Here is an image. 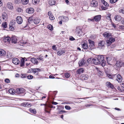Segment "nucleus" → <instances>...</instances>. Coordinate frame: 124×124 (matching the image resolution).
I'll list each match as a JSON object with an SVG mask.
<instances>
[{
	"instance_id": "7",
	"label": "nucleus",
	"mask_w": 124,
	"mask_h": 124,
	"mask_svg": "<svg viewBox=\"0 0 124 124\" xmlns=\"http://www.w3.org/2000/svg\"><path fill=\"white\" fill-rule=\"evenodd\" d=\"M98 5L97 2L95 0H92L91 1V6L92 7H95Z\"/></svg>"
},
{
	"instance_id": "26",
	"label": "nucleus",
	"mask_w": 124,
	"mask_h": 124,
	"mask_svg": "<svg viewBox=\"0 0 124 124\" xmlns=\"http://www.w3.org/2000/svg\"><path fill=\"white\" fill-rule=\"evenodd\" d=\"M106 60L107 61V63L109 64H111L110 63V62L112 60L111 57H106Z\"/></svg>"
},
{
	"instance_id": "13",
	"label": "nucleus",
	"mask_w": 124,
	"mask_h": 124,
	"mask_svg": "<svg viewBox=\"0 0 124 124\" xmlns=\"http://www.w3.org/2000/svg\"><path fill=\"white\" fill-rule=\"evenodd\" d=\"M11 40L12 43L15 44L17 42V39L16 37L14 36L11 38Z\"/></svg>"
},
{
	"instance_id": "37",
	"label": "nucleus",
	"mask_w": 124,
	"mask_h": 124,
	"mask_svg": "<svg viewBox=\"0 0 124 124\" xmlns=\"http://www.w3.org/2000/svg\"><path fill=\"white\" fill-rule=\"evenodd\" d=\"M106 45L108 47L109 46L112 44L111 42H110L109 40H108L106 41Z\"/></svg>"
},
{
	"instance_id": "17",
	"label": "nucleus",
	"mask_w": 124,
	"mask_h": 124,
	"mask_svg": "<svg viewBox=\"0 0 124 124\" xmlns=\"http://www.w3.org/2000/svg\"><path fill=\"white\" fill-rule=\"evenodd\" d=\"M24 89L22 88H20L16 89V92L18 93H20L24 92Z\"/></svg>"
},
{
	"instance_id": "62",
	"label": "nucleus",
	"mask_w": 124,
	"mask_h": 124,
	"mask_svg": "<svg viewBox=\"0 0 124 124\" xmlns=\"http://www.w3.org/2000/svg\"><path fill=\"white\" fill-rule=\"evenodd\" d=\"M25 104H26V102H23L21 104V105L23 106L26 107Z\"/></svg>"
},
{
	"instance_id": "14",
	"label": "nucleus",
	"mask_w": 124,
	"mask_h": 124,
	"mask_svg": "<svg viewBox=\"0 0 124 124\" xmlns=\"http://www.w3.org/2000/svg\"><path fill=\"white\" fill-rule=\"evenodd\" d=\"M7 8L10 9H12L13 8V4L11 2L8 3L7 4Z\"/></svg>"
},
{
	"instance_id": "56",
	"label": "nucleus",
	"mask_w": 124,
	"mask_h": 124,
	"mask_svg": "<svg viewBox=\"0 0 124 124\" xmlns=\"http://www.w3.org/2000/svg\"><path fill=\"white\" fill-rule=\"evenodd\" d=\"M111 83L110 82H108L106 83V85L107 86H108V87L110 85Z\"/></svg>"
},
{
	"instance_id": "49",
	"label": "nucleus",
	"mask_w": 124,
	"mask_h": 124,
	"mask_svg": "<svg viewBox=\"0 0 124 124\" xmlns=\"http://www.w3.org/2000/svg\"><path fill=\"white\" fill-rule=\"evenodd\" d=\"M33 77L32 76L30 75L27 76V78L28 79H31L33 78Z\"/></svg>"
},
{
	"instance_id": "34",
	"label": "nucleus",
	"mask_w": 124,
	"mask_h": 124,
	"mask_svg": "<svg viewBox=\"0 0 124 124\" xmlns=\"http://www.w3.org/2000/svg\"><path fill=\"white\" fill-rule=\"evenodd\" d=\"M101 2L105 6L107 7L108 6L109 4L104 0H101Z\"/></svg>"
},
{
	"instance_id": "61",
	"label": "nucleus",
	"mask_w": 124,
	"mask_h": 124,
	"mask_svg": "<svg viewBox=\"0 0 124 124\" xmlns=\"http://www.w3.org/2000/svg\"><path fill=\"white\" fill-rule=\"evenodd\" d=\"M30 64V63H26V64H25V65H26V66H25V65L24 66V67H26L27 66H28Z\"/></svg>"
},
{
	"instance_id": "25",
	"label": "nucleus",
	"mask_w": 124,
	"mask_h": 124,
	"mask_svg": "<svg viewBox=\"0 0 124 124\" xmlns=\"http://www.w3.org/2000/svg\"><path fill=\"white\" fill-rule=\"evenodd\" d=\"M2 18L4 20H6L7 18V15L6 13H4L2 14Z\"/></svg>"
},
{
	"instance_id": "36",
	"label": "nucleus",
	"mask_w": 124,
	"mask_h": 124,
	"mask_svg": "<svg viewBox=\"0 0 124 124\" xmlns=\"http://www.w3.org/2000/svg\"><path fill=\"white\" fill-rule=\"evenodd\" d=\"M29 110L31 113L33 114H35L36 113V110L35 109H32L31 108Z\"/></svg>"
},
{
	"instance_id": "45",
	"label": "nucleus",
	"mask_w": 124,
	"mask_h": 124,
	"mask_svg": "<svg viewBox=\"0 0 124 124\" xmlns=\"http://www.w3.org/2000/svg\"><path fill=\"white\" fill-rule=\"evenodd\" d=\"M92 59H93V58H91L89 59L87 61L88 63H90V62H91V61H92Z\"/></svg>"
},
{
	"instance_id": "16",
	"label": "nucleus",
	"mask_w": 124,
	"mask_h": 124,
	"mask_svg": "<svg viewBox=\"0 0 124 124\" xmlns=\"http://www.w3.org/2000/svg\"><path fill=\"white\" fill-rule=\"evenodd\" d=\"M116 66L118 67H121L123 66V63L120 61H117L116 62Z\"/></svg>"
},
{
	"instance_id": "12",
	"label": "nucleus",
	"mask_w": 124,
	"mask_h": 124,
	"mask_svg": "<svg viewBox=\"0 0 124 124\" xmlns=\"http://www.w3.org/2000/svg\"><path fill=\"white\" fill-rule=\"evenodd\" d=\"M116 80L119 82H121L122 80V78L120 74H118L116 76Z\"/></svg>"
},
{
	"instance_id": "60",
	"label": "nucleus",
	"mask_w": 124,
	"mask_h": 124,
	"mask_svg": "<svg viewBox=\"0 0 124 124\" xmlns=\"http://www.w3.org/2000/svg\"><path fill=\"white\" fill-rule=\"evenodd\" d=\"M89 22H90V21H94V19H88V20Z\"/></svg>"
},
{
	"instance_id": "10",
	"label": "nucleus",
	"mask_w": 124,
	"mask_h": 124,
	"mask_svg": "<svg viewBox=\"0 0 124 124\" xmlns=\"http://www.w3.org/2000/svg\"><path fill=\"white\" fill-rule=\"evenodd\" d=\"M111 34L109 31L105 32L103 34V35L105 38H108L111 36Z\"/></svg>"
},
{
	"instance_id": "43",
	"label": "nucleus",
	"mask_w": 124,
	"mask_h": 124,
	"mask_svg": "<svg viewBox=\"0 0 124 124\" xmlns=\"http://www.w3.org/2000/svg\"><path fill=\"white\" fill-rule=\"evenodd\" d=\"M119 12L120 13H122L123 14H124V8L122 9H120L119 11Z\"/></svg>"
},
{
	"instance_id": "5",
	"label": "nucleus",
	"mask_w": 124,
	"mask_h": 124,
	"mask_svg": "<svg viewBox=\"0 0 124 124\" xmlns=\"http://www.w3.org/2000/svg\"><path fill=\"white\" fill-rule=\"evenodd\" d=\"M12 62L14 64L18 65L20 63V61L17 58H13L12 60Z\"/></svg>"
},
{
	"instance_id": "39",
	"label": "nucleus",
	"mask_w": 124,
	"mask_h": 124,
	"mask_svg": "<svg viewBox=\"0 0 124 124\" xmlns=\"http://www.w3.org/2000/svg\"><path fill=\"white\" fill-rule=\"evenodd\" d=\"M116 75H111L110 74H108L107 75L108 77L110 78L113 79V78H114Z\"/></svg>"
},
{
	"instance_id": "20",
	"label": "nucleus",
	"mask_w": 124,
	"mask_h": 124,
	"mask_svg": "<svg viewBox=\"0 0 124 124\" xmlns=\"http://www.w3.org/2000/svg\"><path fill=\"white\" fill-rule=\"evenodd\" d=\"M32 17H30L28 19V22L29 24H33L34 23V20L32 19Z\"/></svg>"
},
{
	"instance_id": "1",
	"label": "nucleus",
	"mask_w": 124,
	"mask_h": 124,
	"mask_svg": "<svg viewBox=\"0 0 124 124\" xmlns=\"http://www.w3.org/2000/svg\"><path fill=\"white\" fill-rule=\"evenodd\" d=\"M92 59L93 62L95 64L98 65L101 64V65L103 67L105 65L106 62L103 55H98L97 57L93 58Z\"/></svg>"
},
{
	"instance_id": "8",
	"label": "nucleus",
	"mask_w": 124,
	"mask_h": 124,
	"mask_svg": "<svg viewBox=\"0 0 124 124\" xmlns=\"http://www.w3.org/2000/svg\"><path fill=\"white\" fill-rule=\"evenodd\" d=\"M40 70L39 68H36L35 69H33L32 70V72L33 73L36 75H37L39 74L38 73L40 71Z\"/></svg>"
},
{
	"instance_id": "42",
	"label": "nucleus",
	"mask_w": 124,
	"mask_h": 124,
	"mask_svg": "<svg viewBox=\"0 0 124 124\" xmlns=\"http://www.w3.org/2000/svg\"><path fill=\"white\" fill-rule=\"evenodd\" d=\"M65 75L66 77L67 78H69L70 76V75L69 73H65Z\"/></svg>"
},
{
	"instance_id": "30",
	"label": "nucleus",
	"mask_w": 124,
	"mask_h": 124,
	"mask_svg": "<svg viewBox=\"0 0 124 124\" xmlns=\"http://www.w3.org/2000/svg\"><path fill=\"white\" fill-rule=\"evenodd\" d=\"M82 47L85 49H87L88 48L87 44L85 43L83 44Z\"/></svg>"
},
{
	"instance_id": "28",
	"label": "nucleus",
	"mask_w": 124,
	"mask_h": 124,
	"mask_svg": "<svg viewBox=\"0 0 124 124\" xmlns=\"http://www.w3.org/2000/svg\"><path fill=\"white\" fill-rule=\"evenodd\" d=\"M24 58H23L21 61L20 66L21 67L24 66Z\"/></svg>"
},
{
	"instance_id": "11",
	"label": "nucleus",
	"mask_w": 124,
	"mask_h": 124,
	"mask_svg": "<svg viewBox=\"0 0 124 124\" xmlns=\"http://www.w3.org/2000/svg\"><path fill=\"white\" fill-rule=\"evenodd\" d=\"M26 11L27 13L29 14H31L33 13L34 9L33 8H31L27 9Z\"/></svg>"
},
{
	"instance_id": "29",
	"label": "nucleus",
	"mask_w": 124,
	"mask_h": 124,
	"mask_svg": "<svg viewBox=\"0 0 124 124\" xmlns=\"http://www.w3.org/2000/svg\"><path fill=\"white\" fill-rule=\"evenodd\" d=\"M7 23L6 22H3L2 24V27L4 29H6L7 27Z\"/></svg>"
},
{
	"instance_id": "23",
	"label": "nucleus",
	"mask_w": 124,
	"mask_h": 124,
	"mask_svg": "<svg viewBox=\"0 0 124 124\" xmlns=\"http://www.w3.org/2000/svg\"><path fill=\"white\" fill-rule=\"evenodd\" d=\"M84 71V69L83 68H80L78 69L77 71V73L78 74H80L83 73Z\"/></svg>"
},
{
	"instance_id": "64",
	"label": "nucleus",
	"mask_w": 124,
	"mask_h": 124,
	"mask_svg": "<svg viewBox=\"0 0 124 124\" xmlns=\"http://www.w3.org/2000/svg\"><path fill=\"white\" fill-rule=\"evenodd\" d=\"M121 23L123 24H124V18L122 20Z\"/></svg>"
},
{
	"instance_id": "38",
	"label": "nucleus",
	"mask_w": 124,
	"mask_h": 124,
	"mask_svg": "<svg viewBox=\"0 0 124 124\" xmlns=\"http://www.w3.org/2000/svg\"><path fill=\"white\" fill-rule=\"evenodd\" d=\"M48 29L51 31L53 30V27L50 24L47 26Z\"/></svg>"
},
{
	"instance_id": "58",
	"label": "nucleus",
	"mask_w": 124,
	"mask_h": 124,
	"mask_svg": "<svg viewBox=\"0 0 124 124\" xmlns=\"http://www.w3.org/2000/svg\"><path fill=\"white\" fill-rule=\"evenodd\" d=\"M102 10H106L107 9V8L105 7H102Z\"/></svg>"
},
{
	"instance_id": "9",
	"label": "nucleus",
	"mask_w": 124,
	"mask_h": 124,
	"mask_svg": "<svg viewBox=\"0 0 124 124\" xmlns=\"http://www.w3.org/2000/svg\"><path fill=\"white\" fill-rule=\"evenodd\" d=\"M85 61L83 59L79 61L78 64L79 66H81L85 65Z\"/></svg>"
},
{
	"instance_id": "46",
	"label": "nucleus",
	"mask_w": 124,
	"mask_h": 124,
	"mask_svg": "<svg viewBox=\"0 0 124 124\" xmlns=\"http://www.w3.org/2000/svg\"><path fill=\"white\" fill-rule=\"evenodd\" d=\"M118 0H110V2L111 3H114L116 2Z\"/></svg>"
},
{
	"instance_id": "47",
	"label": "nucleus",
	"mask_w": 124,
	"mask_h": 124,
	"mask_svg": "<svg viewBox=\"0 0 124 124\" xmlns=\"http://www.w3.org/2000/svg\"><path fill=\"white\" fill-rule=\"evenodd\" d=\"M49 18L51 20H54V18L53 16L51 15L49 16Z\"/></svg>"
},
{
	"instance_id": "18",
	"label": "nucleus",
	"mask_w": 124,
	"mask_h": 124,
	"mask_svg": "<svg viewBox=\"0 0 124 124\" xmlns=\"http://www.w3.org/2000/svg\"><path fill=\"white\" fill-rule=\"evenodd\" d=\"M6 54V51L3 49H0V56L5 55Z\"/></svg>"
},
{
	"instance_id": "55",
	"label": "nucleus",
	"mask_w": 124,
	"mask_h": 124,
	"mask_svg": "<svg viewBox=\"0 0 124 124\" xmlns=\"http://www.w3.org/2000/svg\"><path fill=\"white\" fill-rule=\"evenodd\" d=\"M5 82L8 83L10 82V80L8 78L6 79L5 80Z\"/></svg>"
},
{
	"instance_id": "22",
	"label": "nucleus",
	"mask_w": 124,
	"mask_h": 124,
	"mask_svg": "<svg viewBox=\"0 0 124 124\" xmlns=\"http://www.w3.org/2000/svg\"><path fill=\"white\" fill-rule=\"evenodd\" d=\"M65 53V51L64 50H61L58 52L57 54V55L60 56L64 53Z\"/></svg>"
},
{
	"instance_id": "48",
	"label": "nucleus",
	"mask_w": 124,
	"mask_h": 124,
	"mask_svg": "<svg viewBox=\"0 0 124 124\" xmlns=\"http://www.w3.org/2000/svg\"><path fill=\"white\" fill-rule=\"evenodd\" d=\"M83 77L84 78V79L85 80H87L88 78V76L87 75H86L85 76H83Z\"/></svg>"
},
{
	"instance_id": "31",
	"label": "nucleus",
	"mask_w": 124,
	"mask_h": 124,
	"mask_svg": "<svg viewBox=\"0 0 124 124\" xmlns=\"http://www.w3.org/2000/svg\"><path fill=\"white\" fill-rule=\"evenodd\" d=\"M55 1L53 0H50L49 1V4L51 5H52L55 4Z\"/></svg>"
},
{
	"instance_id": "44",
	"label": "nucleus",
	"mask_w": 124,
	"mask_h": 124,
	"mask_svg": "<svg viewBox=\"0 0 124 124\" xmlns=\"http://www.w3.org/2000/svg\"><path fill=\"white\" fill-rule=\"evenodd\" d=\"M65 108L66 109L68 110H70L71 109L70 107L67 105L65 106Z\"/></svg>"
},
{
	"instance_id": "32",
	"label": "nucleus",
	"mask_w": 124,
	"mask_h": 124,
	"mask_svg": "<svg viewBox=\"0 0 124 124\" xmlns=\"http://www.w3.org/2000/svg\"><path fill=\"white\" fill-rule=\"evenodd\" d=\"M9 92L11 94H14L15 92L14 90L13 89H10L8 90Z\"/></svg>"
},
{
	"instance_id": "40",
	"label": "nucleus",
	"mask_w": 124,
	"mask_h": 124,
	"mask_svg": "<svg viewBox=\"0 0 124 124\" xmlns=\"http://www.w3.org/2000/svg\"><path fill=\"white\" fill-rule=\"evenodd\" d=\"M39 0H32V2L33 4H35L38 3L39 2Z\"/></svg>"
},
{
	"instance_id": "24",
	"label": "nucleus",
	"mask_w": 124,
	"mask_h": 124,
	"mask_svg": "<svg viewBox=\"0 0 124 124\" xmlns=\"http://www.w3.org/2000/svg\"><path fill=\"white\" fill-rule=\"evenodd\" d=\"M29 0H21V2L22 4L24 5L27 4L28 3Z\"/></svg>"
},
{
	"instance_id": "27",
	"label": "nucleus",
	"mask_w": 124,
	"mask_h": 124,
	"mask_svg": "<svg viewBox=\"0 0 124 124\" xmlns=\"http://www.w3.org/2000/svg\"><path fill=\"white\" fill-rule=\"evenodd\" d=\"M40 22V20L39 18H36L34 20V23L35 24H38Z\"/></svg>"
},
{
	"instance_id": "57",
	"label": "nucleus",
	"mask_w": 124,
	"mask_h": 124,
	"mask_svg": "<svg viewBox=\"0 0 124 124\" xmlns=\"http://www.w3.org/2000/svg\"><path fill=\"white\" fill-rule=\"evenodd\" d=\"M70 40L73 41L75 40V39L74 38H73L72 37H71L70 38Z\"/></svg>"
},
{
	"instance_id": "59",
	"label": "nucleus",
	"mask_w": 124,
	"mask_h": 124,
	"mask_svg": "<svg viewBox=\"0 0 124 124\" xmlns=\"http://www.w3.org/2000/svg\"><path fill=\"white\" fill-rule=\"evenodd\" d=\"M52 104L54 105H56L58 104V103L57 102H56L54 101H53L52 102Z\"/></svg>"
},
{
	"instance_id": "54",
	"label": "nucleus",
	"mask_w": 124,
	"mask_h": 124,
	"mask_svg": "<svg viewBox=\"0 0 124 124\" xmlns=\"http://www.w3.org/2000/svg\"><path fill=\"white\" fill-rule=\"evenodd\" d=\"M26 107H27L28 106H31V104H30L28 102H26Z\"/></svg>"
},
{
	"instance_id": "51",
	"label": "nucleus",
	"mask_w": 124,
	"mask_h": 124,
	"mask_svg": "<svg viewBox=\"0 0 124 124\" xmlns=\"http://www.w3.org/2000/svg\"><path fill=\"white\" fill-rule=\"evenodd\" d=\"M37 59L38 61H43V59L42 57L38 58H37Z\"/></svg>"
},
{
	"instance_id": "6",
	"label": "nucleus",
	"mask_w": 124,
	"mask_h": 124,
	"mask_svg": "<svg viewBox=\"0 0 124 124\" xmlns=\"http://www.w3.org/2000/svg\"><path fill=\"white\" fill-rule=\"evenodd\" d=\"M60 19H61L62 21L64 22H65L69 20V18L65 16H60Z\"/></svg>"
},
{
	"instance_id": "50",
	"label": "nucleus",
	"mask_w": 124,
	"mask_h": 124,
	"mask_svg": "<svg viewBox=\"0 0 124 124\" xmlns=\"http://www.w3.org/2000/svg\"><path fill=\"white\" fill-rule=\"evenodd\" d=\"M9 29L11 31H13L14 30V28L12 26H9Z\"/></svg>"
},
{
	"instance_id": "2",
	"label": "nucleus",
	"mask_w": 124,
	"mask_h": 124,
	"mask_svg": "<svg viewBox=\"0 0 124 124\" xmlns=\"http://www.w3.org/2000/svg\"><path fill=\"white\" fill-rule=\"evenodd\" d=\"M105 42L104 41L102 40L100 41L98 44V46L101 48H103L105 47Z\"/></svg>"
},
{
	"instance_id": "3",
	"label": "nucleus",
	"mask_w": 124,
	"mask_h": 124,
	"mask_svg": "<svg viewBox=\"0 0 124 124\" xmlns=\"http://www.w3.org/2000/svg\"><path fill=\"white\" fill-rule=\"evenodd\" d=\"M16 21L18 24H21L22 23L23 20L21 16H18L16 18Z\"/></svg>"
},
{
	"instance_id": "63",
	"label": "nucleus",
	"mask_w": 124,
	"mask_h": 124,
	"mask_svg": "<svg viewBox=\"0 0 124 124\" xmlns=\"http://www.w3.org/2000/svg\"><path fill=\"white\" fill-rule=\"evenodd\" d=\"M49 78H50L54 79L55 78V77L52 76L50 75L49 76Z\"/></svg>"
},
{
	"instance_id": "35",
	"label": "nucleus",
	"mask_w": 124,
	"mask_h": 124,
	"mask_svg": "<svg viewBox=\"0 0 124 124\" xmlns=\"http://www.w3.org/2000/svg\"><path fill=\"white\" fill-rule=\"evenodd\" d=\"M108 40H109V41L110 42H111L112 43L115 41V38L112 37L109 38V39Z\"/></svg>"
},
{
	"instance_id": "19",
	"label": "nucleus",
	"mask_w": 124,
	"mask_h": 124,
	"mask_svg": "<svg viewBox=\"0 0 124 124\" xmlns=\"http://www.w3.org/2000/svg\"><path fill=\"white\" fill-rule=\"evenodd\" d=\"M101 15H98L94 17V19L96 21H100L101 19Z\"/></svg>"
},
{
	"instance_id": "4",
	"label": "nucleus",
	"mask_w": 124,
	"mask_h": 124,
	"mask_svg": "<svg viewBox=\"0 0 124 124\" xmlns=\"http://www.w3.org/2000/svg\"><path fill=\"white\" fill-rule=\"evenodd\" d=\"M88 41L89 43L91 46L90 47V46H89V49H90V50H91L94 48V42L93 41H92L90 39H89Z\"/></svg>"
},
{
	"instance_id": "33",
	"label": "nucleus",
	"mask_w": 124,
	"mask_h": 124,
	"mask_svg": "<svg viewBox=\"0 0 124 124\" xmlns=\"http://www.w3.org/2000/svg\"><path fill=\"white\" fill-rule=\"evenodd\" d=\"M11 39L9 37H7L4 38V40H5V42H9Z\"/></svg>"
},
{
	"instance_id": "15",
	"label": "nucleus",
	"mask_w": 124,
	"mask_h": 124,
	"mask_svg": "<svg viewBox=\"0 0 124 124\" xmlns=\"http://www.w3.org/2000/svg\"><path fill=\"white\" fill-rule=\"evenodd\" d=\"M31 61L32 63L35 64H37L38 63V61L37 59L34 58H31Z\"/></svg>"
},
{
	"instance_id": "52",
	"label": "nucleus",
	"mask_w": 124,
	"mask_h": 124,
	"mask_svg": "<svg viewBox=\"0 0 124 124\" xmlns=\"http://www.w3.org/2000/svg\"><path fill=\"white\" fill-rule=\"evenodd\" d=\"M52 49L53 50H56L57 49V47H56V46L54 45L52 46Z\"/></svg>"
},
{
	"instance_id": "41",
	"label": "nucleus",
	"mask_w": 124,
	"mask_h": 124,
	"mask_svg": "<svg viewBox=\"0 0 124 124\" xmlns=\"http://www.w3.org/2000/svg\"><path fill=\"white\" fill-rule=\"evenodd\" d=\"M16 10L18 12H22L23 11L22 9L21 8H17L16 9Z\"/></svg>"
},
{
	"instance_id": "21",
	"label": "nucleus",
	"mask_w": 124,
	"mask_h": 124,
	"mask_svg": "<svg viewBox=\"0 0 124 124\" xmlns=\"http://www.w3.org/2000/svg\"><path fill=\"white\" fill-rule=\"evenodd\" d=\"M114 18L116 21H119L121 20L122 17L116 15L114 17Z\"/></svg>"
},
{
	"instance_id": "53",
	"label": "nucleus",
	"mask_w": 124,
	"mask_h": 124,
	"mask_svg": "<svg viewBox=\"0 0 124 124\" xmlns=\"http://www.w3.org/2000/svg\"><path fill=\"white\" fill-rule=\"evenodd\" d=\"M20 2V0H15V3L16 4H19Z\"/></svg>"
}]
</instances>
